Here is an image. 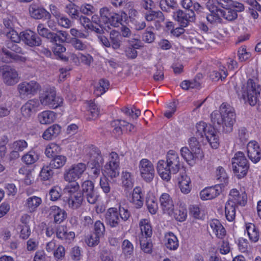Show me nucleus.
Masks as SVG:
<instances>
[{
  "label": "nucleus",
  "instance_id": "cd10ccee",
  "mask_svg": "<svg viewBox=\"0 0 261 261\" xmlns=\"http://www.w3.org/2000/svg\"><path fill=\"white\" fill-rule=\"evenodd\" d=\"M28 147V143L24 140H18L10 144V148L13 150L11 153V156L18 158V152L23 151Z\"/></svg>",
  "mask_w": 261,
  "mask_h": 261
},
{
  "label": "nucleus",
  "instance_id": "72a5a7b5",
  "mask_svg": "<svg viewBox=\"0 0 261 261\" xmlns=\"http://www.w3.org/2000/svg\"><path fill=\"white\" fill-rule=\"evenodd\" d=\"M165 246L170 250H176L179 245L177 237L171 232L165 234Z\"/></svg>",
  "mask_w": 261,
  "mask_h": 261
},
{
  "label": "nucleus",
  "instance_id": "c85d7f7f",
  "mask_svg": "<svg viewBox=\"0 0 261 261\" xmlns=\"http://www.w3.org/2000/svg\"><path fill=\"white\" fill-rule=\"evenodd\" d=\"M130 202L137 208H141L143 205V196L140 187H136L134 188Z\"/></svg>",
  "mask_w": 261,
  "mask_h": 261
},
{
  "label": "nucleus",
  "instance_id": "9b49d317",
  "mask_svg": "<svg viewBox=\"0 0 261 261\" xmlns=\"http://www.w3.org/2000/svg\"><path fill=\"white\" fill-rule=\"evenodd\" d=\"M81 193L90 204H95L97 200L98 195L94 190V183L86 180L81 184Z\"/></svg>",
  "mask_w": 261,
  "mask_h": 261
},
{
  "label": "nucleus",
  "instance_id": "7c9ffc66",
  "mask_svg": "<svg viewBox=\"0 0 261 261\" xmlns=\"http://www.w3.org/2000/svg\"><path fill=\"white\" fill-rule=\"evenodd\" d=\"M39 122L43 124H50L56 119V114L50 111H45L40 113L38 116Z\"/></svg>",
  "mask_w": 261,
  "mask_h": 261
},
{
  "label": "nucleus",
  "instance_id": "5fc2aeb1",
  "mask_svg": "<svg viewBox=\"0 0 261 261\" xmlns=\"http://www.w3.org/2000/svg\"><path fill=\"white\" fill-rule=\"evenodd\" d=\"M55 44V46L53 50L54 54L62 60L67 61L68 58L63 55V53L66 51L65 47L61 43Z\"/></svg>",
  "mask_w": 261,
  "mask_h": 261
},
{
  "label": "nucleus",
  "instance_id": "f3484780",
  "mask_svg": "<svg viewBox=\"0 0 261 261\" xmlns=\"http://www.w3.org/2000/svg\"><path fill=\"white\" fill-rule=\"evenodd\" d=\"M21 41L25 44L31 46H38L41 44L42 40L40 37L31 30H26L20 33Z\"/></svg>",
  "mask_w": 261,
  "mask_h": 261
},
{
  "label": "nucleus",
  "instance_id": "338daca9",
  "mask_svg": "<svg viewBox=\"0 0 261 261\" xmlns=\"http://www.w3.org/2000/svg\"><path fill=\"white\" fill-rule=\"evenodd\" d=\"M68 182L69 183L66 186L64 189L66 192L69 194H72L74 192H80V191H79L80 185L76 181Z\"/></svg>",
  "mask_w": 261,
  "mask_h": 261
},
{
  "label": "nucleus",
  "instance_id": "4be33fe9",
  "mask_svg": "<svg viewBox=\"0 0 261 261\" xmlns=\"http://www.w3.org/2000/svg\"><path fill=\"white\" fill-rule=\"evenodd\" d=\"M221 192V189L218 185L206 188L200 193V196L203 200L212 199L217 197Z\"/></svg>",
  "mask_w": 261,
  "mask_h": 261
},
{
  "label": "nucleus",
  "instance_id": "37998d69",
  "mask_svg": "<svg viewBox=\"0 0 261 261\" xmlns=\"http://www.w3.org/2000/svg\"><path fill=\"white\" fill-rule=\"evenodd\" d=\"M121 181L122 186L130 189L133 187L134 180L131 173L123 171L121 173Z\"/></svg>",
  "mask_w": 261,
  "mask_h": 261
},
{
  "label": "nucleus",
  "instance_id": "ddd939ff",
  "mask_svg": "<svg viewBox=\"0 0 261 261\" xmlns=\"http://www.w3.org/2000/svg\"><path fill=\"white\" fill-rule=\"evenodd\" d=\"M40 88L39 84L35 81L23 82L18 85V92L22 98L35 95Z\"/></svg>",
  "mask_w": 261,
  "mask_h": 261
},
{
  "label": "nucleus",
  "instance_id": "2f4dec72",
  "mask_svg": "<svg viewBox=\"0 0 261 261\" xmlns=\"http://www.w3.org/2000/svg\"><path fill=\"white\" fill-rule=\"evenodd\" d=\"M42 199L40 197L36 196L29 197L25 203V206L30 213L35 212L37 208L41 204Z\"/></svg>",
  "mask_w": 261,
  "mask_h": 261
},
{
  "label": "nucleus",
  "instance_id": "603ef678",
  "mask_svg": "<svg viewBox=\"0 0 261 261\" xmlns=\"http://www.w3.org/2000/svg\"><path fill=\"white\" fill-rule=\"evenodd\" d=\"M37 31L40 36L46 38L50 41L53 32H50L47 28H45L42 23H39L37 27Z\"/></svg>",
  "mask_w": 261,
  "mask_h": 261
},
{
  "label": "nucleus",
  "instance_id": "680f3d73",
  "mask_svg": "<svg viewBox=\"0 0 261 261\" xmlns=\"http://www.w3.org/2000/svg\"><path fill=\"white\" fill-rule=\"evenodd\" d=\"M249 138V134L245 127H241L238 129V138L242 143H246Z\"/></svg>",
  "mask_w": 261,
  "mask_h": 261
},
{
  "label": "nucleus",
  "instance_id": "6ab92c4d",
  "mask_svg": "<svg viewBox=\"0 0 261 261\" xmlns=\"http://www.w3.org/2000/svg\"><path fill=\"white\" fill-rule=\"evenodd\" d=\"M247 195L245 192L241 194L238 190L232 189L229 193V199L227 202L235 205L244 206L247 202Z\"/></svg>",
  "mask_w": 261,
  "mask_h": 261
},
{
  "label": "nucleus",
  "instance_id": "e2e57ef3",
  "mask_svg": "<svg viewBox=\"0 0 261 261\" xmlns=\"http://www.w3.org/2000/svg\"><path fill=\"white\" fill-rule=\"evenodd\" d=\"M189 146L192 151L196 154L200 152V145L196 137H192L189 140Z\"/></svg>",
  "mask_w": 261,
  "mask_h": 261
},
{
  "label": "nucleus",
  "instance_id": "6e6d98bb",
  "mask_svg": "<svg viewBox=\"0 0 261 261\" xmlns=\"http://www.w3.org/2000/svg\"><path fill=\"white\" fill-rule=\"evenodd\" d=\"M109 177L107 174L104 175L103 177H101L99 181V185L100 188L105 194H107L111 191V187L110 180H109Z\"/></svg>",
  "mask_w": 261,
  "mask_h": 261
},
{
  "label": "nucleus",
  "instance_id": "dca6fc26",
  "mask_svg": "<svg viewBox=\"0 0 261 261\" xmlns=\"http://www.w3.org/2000/svg\"><path fill=\"white\" fill-rule=\"evenodd\" d=\"M173 17L180 26L184 27H187L190 22L195 19V14L193 10L187 13L182 10H178L173 13Z\"/></svg>",
  "mask_w": 261,
  "mask_h": 261
},
{
  "label": "nucleus",
  "instance_id": "3c124183",
  "mask_svg": "<svg viewBox=\"0 0 261 261\" xmlns=\"http://www.w3.org/2000/svg\"><path fill=\"white\" fill-rule=\"evenodd\" d=\"M180 151L181 156L188 163L196 157V153L189 150L187 147H182Z\"/></svg>",
  "mask_w": 261,
  "mask_h": 261
},
{
  "label": "nucleus",
  "instance_id": "4c0bfd02",
  "mask_svg": "<svg viewBox=\"0 0 261 261\" xmlns=\"http://www.w3.org/2000/svg\"><path fill=\"white\" fill-rule=\"evenodd\" d=\"M246 230L249 239L251 241L256 242L258 240L259 236V232L253 224H247L246 225Z\"/></svg>",
  "mask_w": 261,
  "mask_h": 261
},
{
  "label": "nucleus",
  "instance_id": "423d86ee",
  "mask_svg": "<svg viewBox=\"0 0 261 261\" xmlns=\"http://www.w3.org/2000/svg\"><path fill=\"white\" fill-rule=\"evenodd\" d=\"M195 135L198 138H205L213 148L219 146V137L215 128L211 125L201 121L197 123L195 126Z\"/></svg>",
  "mask_w": 261,
  "mask_h": 261
},
{
  "label": "nucleus",
  "instance_id": "9d476101",
  "mask_svg": "<svg viewBox=\"0 0 261 261\" xmlns=\"http://www.w3.org/2000/svg\"><path fill=\"white\" fill-rule=\"evenodd\" d=\"M87 168L85 163H78L72 165L66 170L64 178L66 181H74L80 178Z\"/></svg>",
  "mask_w": 261,
  "mask_h": 261
},
{
  "label": "nucleus",
  "instance_id": "774afa93",
  "mask_svg": "<svg viewBox=\"0 0 261 261\" xmlns=\"http://www.w3.org/2000/svg\"><path fill=\"white\" fill-rule=\"evenodd\" d=\"M94 230L95 234L101 238L104 235L105 231V225L100 221H96L94 224Z\"/></svg>",
  "mask_w": 261,
  "mask_h": 261
},
{
  "label": "nucleus",
  "instance_id": "bf43d9fd",
  "mask_svg": "<svg viewBox=\"0 0 261 261\" xmlns=\"http://www.w3.org/2000/svg\"><path fill=\"white\" fill-rule=\"evenodd\" d=\"M146 204L149 213L154 215L155 214L158 210V203L154 198H148L146 199Z\"/></svg>",
  "mask_w": 261,
  "mask_h": 261
},
{
  "label": "nucleus",
  "instance_id": "09e8293b",
  "mask_svg": "<svg viewBox=\"0 0 261 261\" xmlns=\"http://www.w3.org/2000/svg\"><path fill=\"white\" fill-rule=\"evenodd\" d=\"M60 146L55 143L48 144L45 150V154L48 158H54L60 152Z\"/></svg>",
  "mask_w": 261,
  "mask_h": 261
},
{
  "label": "nucleus",
  "instance_id": "a18cd8bd",
  "mask_svg": "<svg viewBox=\"0 0 261 261\" xmlns=\"http://www.w3.org/2000/svg\"><path fill=\"white\" fill-rule=\"evenodd\" d=\"M67 158L64 155H56L50 162L49 164L53 168L59 169L66 163Z\"/></svg>",
  "mask_w": 261,
  "mask_h": 261
},
{
  "label": "nucleus",
  "instance_id": "a19ab883",
  "mask_svg": "<svg viewBox=\"0 0 261 261\" xmlns=\"http://www.w3.org/2000/svg\"><path fill=\"white\" fill-rule=\"evenodd\" d=\"M140 244L141 250L146 253L150 254L152 251V244L149 238H144L142 236L140 239Z\"/></svg>",
  "mask_w": 261,
  "mask_h": 261
},
{
  "label": "nucleus",
  "instance_id": "393cba45",
  "mask_svg": "<svg viewBox=\"0 0 261 261\" xmlns=\"http://www.w3.org/2000/svg\"><path fill=\"white\" fill-rule=\"evenodd\" d=\"M210 226L217 238L222 239L226 235V230L220 221L214 219L210 222Z\"/></svg>",
  "mask_w": 261,
  "mask_h": 261
},
{
  "label": "nucleus",
  "instance_id": "a878e982",
  "mask_svg": "<svg viewBox=\"0 0 261 261\" xmlns=\"http://www.w3.org/2000/svg\"><path fill=\"white\" fill-rule=\"evenodd\" d=\"M127 15L124 12H121L120 14L114 13L110 17V20L107 22V26L108 29H110V26L113 27H118L120 24H122V21L123 19H126Z\"/></svg>",
  "mask_w": 261,
  "mask_h": 261
},
{
  "label": "nucleus",
  "instance_id": "8fccbe9b",
  "mask_svg": "<svg viewBox=\"0 0 261 261\" xmlns=\"http://www.w3.org/2000/svg\"><path fill=\"white\" fill-rule=\"evenodd\" d=\"M65 11L72 19H77L79 17V12L77 6L73 3L67 5Z\"/></svg>",
  "mask_w": 261,
  "mask_h": 261
},
{
  "label": "nucleus",
  "instance_id": "473e14b6",
  "mask_svg": "<svg viewBox=\"0 0 261 261\" xmlns=\"http://www.w3.org/2000/svg\"><path fill=\"white\" fill-rule=\"evenodd\" d=\"M68 32L58 30L56 33L53 32L50 42L53 43H63L67 42L69 38Z\"/></svg>",
  "mask_w": 261,
  "mask_h": 261
},
{
  "label": "nucleus",
  "instance_id": "f257e3e1",
  "mask_svg": "<svg viewBox=\"0 0 261 261\" xmlns=\"http://www.w3.org/2000/svg\"><path fill=\"white\" fill-rule=\"evenodd\" d=\"M62 102V98L56 96V93L54 89H50L41 94L39 100L37 99L28 100L21 107V113L25 117H29L37 111L40 104L56 109L60 106Z\"/></svg>",
  "mask_w": 261,
  "mask_h": 261
},
{
  "label": "nucleus",
  "instance_id": "f704fd0d",
  "mask_svg": "<svg viewBox=\"0 0 261 261\" xmlns=\"http://www.w3.org/2000/svg\"><path fill=\"white\" fill-rule=\"evenodd\" d=\"M110 43L111 44V46L114 49L116 50L120 48L121 45L122 36L119 32L115 30H112L111 31L110 34Z\"/></svg>",
  "mask_w": 261,
  "mask_h": 261
},
{
  "label": "nucleus",
  "instance_id": "69168bd1",
  "mask_svg": "<svg viewBox=\"0 0 261 261\" xmlns=\"http://www.w3.org/2000/svg\"><path fill=\"white\" fill-rule=\"evenodd\" d=\"M238 56L240 61L243 62L248 60L250 57L251 54L246 50V46H242L238 49Z\"/></svg>",
  "mask_w": 261,
  "mask_h": 261
},
{
  "label": "nucleus",
  "instance_id": "0eeeda50",
  "mask_svg": "<svg viewBox=\"0 0 261 261\" xmlns=\"http://www.w3.org/2000/svg\"><path fill=\"white\" fill-rule=\"evenodd\" d=\"M231 164L232 170L238 178H243L247 175L249 164L243 152L239 151L234 154Z\"/></svg>",
  "mask_w": 261,
  "mask_h": 261
},
{
  "label": "nucleus",
  "instance_id": "bb28decb",
  "mask_svg": "<svg viewBox=\"0 0 261 261\" xmlns=\"http://www.w3.org/2000/svg\"><path fill=\"white\" fill-rule=\"evenodd\" d=\"M50 215L54 217V221L56 223H61L66 218V212L56 205L50 207Z\"/></svg>",
  "mask_w": 261,
  "mask_h": 261
},
{
  "label": "nucleus",
  "instance_id": "e433bc0d",
  "mask_svg": "<svg viewBox=\"0 0 261 261\" xmlns=\"http://www.w3.org/2000/svg\"><path fill=\"white\" fill-rule=\"evenodd\" d=\"M171 216L179 222L184 221L187 217V210L185 204H180L178 208L173 210V213Z\"/></svg>",
  "mask_w": 261,
  "mask_h": 261
},
{
  "label": "nucleus",
  "instance_id": "39448f33",
  "mask_svg": "<svg viewBox=\"0 0 261 261\" xmlns=\"http://www.w3.org/2000/svg\"><path fill=\"white\" fill-rule=\"evenodd\" d=\"M130 216L127 209L119 206L118 210L116 207L108 208L105 215V222L110 227L119 226L121 222L128 220Z\"/></svg>",
  "mask_w": 261,
  "mask_h": 261
},
{
  "label": "nucleus",
  "instance_id": "4d7b16f0",
  "mask_svg": "<svg viewBox=\"0 0 261 261\" xmlns=\"http://www.w3.org/2000/svg\"><path fill=\"white\" fill-rule=\"evenodd\" d=\"M38 160V156L34 151H29L24 154L22 158V161L26 164L31 165L36 162Z\"/></svg>",
  "mask_w": 261,
  "mask_h": 261
},
{
  "label": "nucleus",
  "instance_id": "20e7f679",
  "mask_svg": "<svg viewBox=\"0 0 261 261\" xmlns=\"http://www.w3.org/2000/svg\"><path fill=\"white\" fill-rule=\"evenodd\" d=\"M260 91L261 87L250 79L237 93L240 98L245 102L247 101L250 105L253 106L259 101Z\"/></svg>",
  "mask_w": 261,
  "mask_h": 261
},
{
  "label": "nucleus",
  "instance_id": "49530a36",
  "mask_svg": "<svg viewBox=\"0 0 261 261\" xmlns=\"http://www.w3.org/2000/svg\"><path fill=\"white\" fill-rule=\"evenodd\" d=\"M52 167L50 164L44 166L40 172V176L42 180H50L54 174V172L52 170Z\"/></svg>",
  "mask_w": 261,
  "mask_h": 261
},
{
  "label": "nucleus",
  "instance_id": "a211bd4d",
  "mask_svg": "<svg viewBox=\"0 0 261 261\" xmlns=\"http://www.w3.org/2000/svg\"><path fill=\"white\" fill-rule=\"evenodd\" d=\"M247 155L254 163L259 162L261 159L260 149L258 143L254 140L250 141L247 145Z\"/></svg>",
  "mask_w": 261,
  "mask_h": 261
},
{
  "label": "nucleus",
  "instance_id": "f03ea898",
  "mask_svg": "<svg viewBox=\"0 0 261 261\" xmlns=\"http://www.w3.org/2000/svg\"><path fill=\"white\" fill-rule=\"evenodd\" d=\"M211 118L214 125L222 126L224 132L230 133L232 132L236 122L234 110L229 105L223 103L219 111H215L211 114Z\"/></svg>",
  "mask_w": 261,
  "mask_h": 261
},
{
  "label": "nucleus",
  "instance_id": "052dcab7",
  "mask_svg": "<svg viewBox=\"0 0 261 261\" xmlns=\"http://www.w3.org/2000/svg\"><path fill=\"white\" fill-rule=\"evenodd\" d=\"M220 4L218 0H207L206 7L211 13H219V11L222 9L218 7Z\"/></svg>",
  "mask_w": 261,
  "mask_h": 261
},
{
  "label": "nucleus",
  "instance_id": "aec40b11",
  "mask_svg": "<svg viewBox=\"0 0 261 261\" xmlns=\"http://www.w3.org/2000/svg\"><path fill=\"white\" fill-rule=\"evenodd\" d=\"M29 12L31 17L34 19H49L51 17V15L48 12L35 4H32L29 6Z\"/></svg>",
  "mask_w": 261,
  "mask_h": 261
},
{
  "label": "nucleus",
  "instance_id": "6e6552de",
  "mask_svg": "<svg viewBox=\"0 0 261 261\" xmlns=\"http://www.w3.org/2000/svg\"><path fill=\"white\" fill-rule=\"evenodd\" d=\"M90 159L87 166L91 169L93 178H96L100 174L103 159L100 151L96 148L92 149L90 152Z\"/></svg>",
  "mask_w": 261,
  "mask_h": 261
},
{
  "label": "nucleus",
  "instance_id": "c9c22d12",
  "mask_svg": "<svg viewBox=\"0 0 261 261\" xmlns=\"http://www.w3.org/2000/svg\"><path fill=\"white\" fill-rule=\"evenodd\" d=\"M61 132V127L58 124H54L45 130L42 135L44 139L49 140L56 137Z\"/></svg>",
  "mask_w": 261,
  "mask_h": 261
},
{
  "label": "nucleus",
  "instance_id": "79ce46f5",
  "mask_svg": "<svg viewBox=\"0 0 261 261\" xmlns=\"http://www.w3.org/2000/svg\"><path fill=\"white\" fill-rule=\"evenodd\" d=\"M70 43L75 49L79 51H86L89 48V45L87 42H83L76 38H72Z\"/></svg>",
  "mask_w": 261,
  "mask_h": 261
},
{
  "label": "nucleus",
  "instance_id": "c756f323",
  "mask_svg": "<svg viewBox=\"0 0 261 261\" xmlns=\"http://www.w3.org/2000/svg\"><path fill=\"white\" fill-rule=\"evenodd\" d=\"M221 18H223L228 22H232L238 18V13L232 8H224L219 11Z\"/></svg>",
  "mask_w": 261,
  "mask_h": 261
},
{
  "label": "nucleus",
  "instance_id": "7ed1b4c3",
  "mask_svg": "<svg viewBox=\"0 0 261 261\" xmlns=\"http://www.w3.org/2000/svg\"><path fill=\"white\" fill-rule=\"evenodd\" d=\"M180 162L177 153L169 150L167 154L166 161L160 160L156 169L160 177L166 181L170 180L171 173L176 174L180 169Z\"/></svg>",
  "mask_w": 261,
  "mask_h": 261
},
{
  "label": "nucleus",
  "instance_id": "2eb2a0df",
  "mask_svg": "<svg viewBox=\"0 0 261 261\" xmlns=\"http://www.w3.org/2000/svg\"><path fill=\"white\" fill-rule=\"evenodd\" d=\"M160 208L163 213L172 216L174 210V202L172 197L166 193H162L159 198Z\"/></svg>",
  "mask_w": 261,
  "mask_h": 261
},
{
  "label": "nucleus",
  "instance_id": "c03bdc74",
  "mask_svg": "<svg viewBox=\"0 0 261 261\" xmlns=\"http://www.w3.org/2000/svg\"><path fill=\"white\" fill-rule=\"evenodd\" d=\"M220 71L214 70L210 72V77L214 81H217L219 79L221 80H224L227 76V71L224 66L220 67L219 69Z\"/></svg>",
  "mask_w": 261,
  "mask_h": 261
},
{
  "label": "nucleus",
  "instance_id": "58836bf2",
  "mask_svg": "<svg viewBox=\"0 0 261 261\" xmlns=\"http://www.w3.org/2000/svg\"><path fill=\"white\" fill-rule=\"evenodd\" d=\"M142 236L144 238H150L152 234V228L147 219H142L139 223Z\"/></svg>",
  "mask_w": 261,
  "mask_h": 261
},
{
  "label": "nucleus",
  "instance_id": "0e129e2a",
  "mask_svg": "<svg viewBox=\"0 0 261 261\" xmlns=\"http://www.w3.org/2000/svg\"><path fill=\"white\" fill-rule=\"evenodd\" d=\"M114 12H112L107 7L103 8L100 10V20L104 23V25L107 24V22L110 20V17Z\"/></svg>",
  "mask_w": 261,
  "mask_h": 261
},
{
  "label": "nucleus",
  "instance_id": "13d9d810",
  "mask_svg": "<svg viewBox=\"0 0 261 261\" xmlns=\"http://www.w3.org/2000/svg\"><path fill=\"white\" fill-rule=\"evenodd\" d=\"M152 29H153V27H149L147 28L145 32L143 33L142 35V40L145 42L150 43L154 41L155 39V35L152 31Z\"/></svg>",
  "mask_w": 261,
  "mask_h": 261
},
{
  "label": "nucleus",
  "instance_id": "412c9836",
  "mask_svg": "<svg viewBox=\"0 0 261 261\" xmlns=\"http://www.w3.org/2000/svg\"><path fill=\"white\" fill-rule=\"evenodd\" d=\"M84 198L81 192L69 194L68 199L69 207L73 210L79 208L84 201Z\"/></svg>",
  "mask_w": 261,
  "mask_h": 261
},
{
  "label": "nucleus",
  "instance_id": "ea45409f",
  "mask_svg": "<svg viewBox=\"0 0 261 261\" xmlns=\"http://www.w3.org/2000/svg\"><path fill=\"white\" fill-rule=\"evenodd\" d=\"M109 82L108 80L102 79H100L95 87L94 93L97 96H99L105 93L109 89Z\"/></svg>",
  "mask_w": 261,
  "mask_h": 261
},
{
  "label": "nucleus",
  "instance_id": "1a4fd4ad",
  "mask_svg": "<svg viewBox=\"0 0 261 261\" xmlns=\"http://www.w3.org/2000/svg\"><path fill=\"white\" fill-rule=\"evenodd\" d=\"M119 157L115 152L110 154L109 162L105 166V174L114 182L119 175Z\"/></svg>",
  "mask_w": 261,
  "mask_h": 261
},
{
  "label": "nucleus",
  "instance_id": "864d4df0",
  "mask_svg": "<svg viewBox=\"0 0 261 261\" xmlns=\"http://www.w3.org/2000/svg\"><path fill=\"white\" fill-rule=\"evenodd\" d=\"M123 252L124 255L130 257L134 253V246L133 244L128 240H124L122 245Z\"/></svg>",
  "mask_w": 261,
  "mask_h": 261
},
{
  "label": "nucleus",
  "instance_id": "de8ad7c7",
  "mask_svg": "<svg viewBox=\"0 0 261 261\" xmlns=\"http://www.w3.org/2000/svg\"><path fill=\"white\" fill-rule=\"evenodd\" d=\"M236 206L235 205L226 202L225 206V216L227 220L230 222L232 221L236 217Z\"/></svg>",
  "mask_w": 261,
  "mask_h": 261
},
{
  "label": "nucleus",
  "instance_id": "4468645a",
  "mask_svg": "<svg viewBox=\"0 0 261 261\" xmlns=\"http://www.w3.org/2000/svg\"><path fill=\"white\" fill-rule=\"evenodd\" d=\"M0 72L2 73L4 82L6 84L14 85L18 82V74L14 68L8 65L1 66Z\"/></svg>",
  "mask_w": 261,
  "mask_h": 261
},
{
  "label": "nucleus",
  "instance_id": "b1692460",
  "mask_svg": "<svg viewBox=\"0 0 261 261\" xmlns=\"http://www.w3.org/2000/svg\"><path fill=\"white\" fill-rule=\"evenodd\" d=\"M56 236L58 239L69 243L74 239L75 234L73 231L68 232L66 227L60 226L57 229Z\"/></svg>",
  "mask_w": 261,
  "mask_h": 261
},
{
  "label": "nucleus",
  "instance_id": "5701e85b",
  "mask_svg": "<svg viewBox=\"0 0 261 261\" xmlns=\"http://www.w3.org/2000/svg\"><path fill=\"white\" fill-rule=\"evenodd\" d=\"M178 180L181 192L186 194H188L191 191L192 188L190 177L187 176L185 172H182L180 173Z\"/></svg>",
  "mask_w": 261,
  "mask_h": 261
},
{
  "label": "nucleus",
  "instance_id": "f8f14e48",
  "mask_svg": "<svg viewBox=\"0 0 261 261\" xmlns=\"http://www.w3.org/2000/svg\"><path fill=\"white\" fill-rule=\"evenodd\" d=\"M142 178L146 182H150L154 176V169L152 163L148 159H142L139 164Z\"/></svg>",
  "mask_w": 261,
  "mask_h": 261
}]
</instances>
